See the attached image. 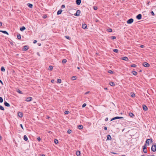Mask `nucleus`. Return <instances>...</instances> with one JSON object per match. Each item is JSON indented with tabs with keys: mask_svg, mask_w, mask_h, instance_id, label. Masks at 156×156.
I'll return each instance as SVG.
<instances>
[{
	"mask_svg": "<svg viewBox=\"0 0 156 156\" xmlns=\"http://www.w3.org/2000/svg\"><path fill=\"white\" fill-rule=\"evenodd\" d=\"M67 62V60L66 59H64L62 61V63L63 64L66 63Z\"/></svg>",
	"mask_w": 156,
	"mask_h": 156,
	"instance_id": "27",
	"label": "nucleus"
},
{
	"mask_svg": "<svg viewBox=\"0 0 156 156\" xmlns=\"http://www.w3.org/2000/svg\"><path fill=\"white\" fill-rule=\"evenodd\" d=\"M89 91H87V92H86L85 93V94H89Z\"/></svg>",
	"mask_w": 156,
	"mask_h": 156,
	"instance_id": "55",
	"label": "nucleus"
},
{
	"mask_svg": "<svg viewBox=\"0 0 156 156\" xmlns=\"http://www.w3.org/2000/svg\"><path fill=\"white\" fill-rule=\"evenodd\" d=\"M72 131L70 129H68L67 131V133L69 134H70L71 133Z\"/></svg>",
	"mask_w": 156,
	"mask_h": 156,
	"instance_id": "36",
	"label": "nucleus"
},
{
	"mask_svg": "<svg viewBox=\"0 0 156 156\" xmlns=\"http://www.w3.org/2000/svg\"><path fill=\"white\" fill-rule=\"evenodd\" d=\"M144 45H141L140 46V47H141V48H144Z\"/></svg>",
	"mask_w": 156,
	"mask_h": 156,
	"instance_id": "57",
	"label": "nucleus"
},
{
	"mask_svg": "<svg viewBox=\"0 0 156 156\" xmlns=\"http://www.w3.org/2000/svg\"><path fill=\"white\" fill-rule=\"evenodd\" d=\"M2 23L0 22V27L1 26H2Z\"/></svg>",
	"mask_w": 156,
	"mask_h": 156,
	"instance_id": "60",
	"label": "nucleus"
},
{
	"mask_svg": "<svg viewBox=\"0 0 156 156\" xmlns=\"http://www.w3.org/2000/svg\"><path fill=\"white\" fill-rule=\"evenodd\" d=\"M152 139H147L146 141V144H147L148 145H149L150 143H152Z\"/></svg>",
	"mask_w": 156,
	"mask_h": 156,
	"instance_id": "1",
	"label": "nucleus"
},
{
	"mask_svg": "<svg viewBox=\"0 0 156 156\" xmlns=\"http://www.w3.org/2000/svg\"><path fill=\"white\" fill-rule=\"evenodd\" d=\"M20 126L23 129V126L21 124H20Z\"/></svg>",
	"mask_w": 156,
	"mask_h": 156,
	"instance_id": "54",
	"label": "nucleus"
},
{
	"mask_svg": "<svg viewBox=\"0 0 156 156\" xmlns=\"http://www.w3.org/2000/svg\"><path fill=\"white\" fill-rule=\"evenodd\" d=\"M143 66L145 67H149L150 65L147 62H145L143 64Z\"/></svg>",
	"mask_w": 156,
	"mask_h": 156,
	"instance_id": "7",
	"label": "nucleus"
},
{
	"mask_svg": "<svg viewBox=\"0 0 156 156\" xmlns=\"http://www.w3.org/2000/svg\"><path fill=\"white\" fill-rule=\"evenodd\" d=\"M29 49V47L27 45H25L24 46L22 49L23 51H27Z\"/></svg>",
	"mask_w": 156,
	"mask_h": 156,
	"instance_id": "3",
	"label": "nucleus"
},
{
	"mask_svg": "<svg viewBox=\"0 0 156 156\" xmlns=\"http://www.w3.org/2000/svg\"><path fill=\"white\" fill-rule=\"evenodd\" d=\"M119 117H118V116H116V117H114L113 118H112L111 121H112V120H115V119H119Z\"/></svg>",
	"mask_w": 156,
	"mask_h": 156,
	"instance_id": "16",
	"label": "nucleus"
},
{
	"mask_svg": "<svg viewBox=\"0 0 156 156\" xmlns=\"http://www.w3.org/2000/svg\"><path fill=\"white\" fill-rule=\"evenodd\" d=\"M87 25L85 24H82V27L83 29H85L87 27Z\"/></svg>",
	"mask_w": 156,
	"mask_h": 156,
	"instance_id": "22",
	"label": "nucleus"
},
{
	"mask_svg": "<svg viewBox=\"0 0 156 156\" xmlns=\"http://www.w3.org/2000/svg\"><path fill=\"white\" fill-rule=\"evenodd\" d=\"M131 96L133 97H135V94L134 93H131Z\"/></svg>",
	"mask_w": 156,
	"mask_h": 156,
	"instance_id": "31",
	"label": "nucleus"
},
{
	"mask_svg": "<svg viewBox=\"0 0 156 156\" xmlns=\"http://www.w3.org/2000/svg\"><path fill=\"white\" fill-rule=\"evenodd\" d=\"M3 102V99L1 97H0V103H2Z\"/></svg>",
	"mask_w": 156,
	"mask_h": 156,
	"instance_id": "32",
	"label": "nucleus"
},
{
	"mask_svg": "<svg viewBox=\"0 0 156 156\" xmlns=\"http://www.w3.org/2000/svg\"><path fill=\"white\" fill-rule=\"evenodd\" d=\"M26 28L24 26H23L22 27L20 28V30L21 31H23L25 30Z\"/></svg>",
	"mask_w": 156,
	"mask_h": 156,
	"instance_id": "20",
	"label": "nucleus"
},
{
	"mask_svg": "<svg viewBox=\"0 0 156 156\" xmlns=\"http://www.w3.org/2000/svg\"><path fill=\"white\" fill-rule=\"evenodd\" d=\"M143 151L144 153H147V149H143Z\"/></svg>",
	"mask_w": 156,
	"mask_h": 156,
	"instance_id": "37",
	"label": "nucleus"
},
{
	"mask_svg": "<svg viewBox=\"0 0 156 156\" xmlns=\"http://www.w3.org/2000/svg\"><path fill=\"white\" fill-rule=\"evenodd\" d=\"M132 73H133V74L134 75H136L137 74V73L136 72V71H133L132 72Z\"/></svg>",
	"mask_w": 156,
	"mask_h": 156,
	"instance_id": "33",
	"label": "nucleus"
},
{
	"mask_svg": "<svg viewBox=\"0 0 156 156\" xmlns=\"http://www.w3.org/2000/svg\"><path fill=\"white\" fill-rule=\"evenodd\" d=\"M151 150L153 152L156 151V144L152 146Z\"/></svg>",
	"mask_w": 156,
	"mask_h": 156,
	"instance_id": "2",
	"label": "nucleus"
},
{
	"mask_svg": "<svg viewBox=\"0 0 156 156\" xmlns=\"http://www.w3.org/2000/svg\"><path fill=\"white\" fill-rule=\"evenodd\" d=\"M108 73H109L112 74L113 73V72L112 70H110L108 71Z\"/></svg>",
	"mask_w": 156,
	"mask_h": 156,
	"instance_id": "39",
	"label": "nucleus"
},
{
	"mask_svg": "<svg viewBox=\"0 0 156 156\" xmlns=\"http://www.w3.org/2000/svg\"><path fill=\"white\" fill-rule=\"evenodd\" d=\"M54 142L55 144L58 143V140L57 139H55L54 140Z\"/></svg>",
	"mask_w": 156,
	"mask_h": 156,
	"instance_id": "34",
	"label": "nucleus"
},
{
	"mask_svg": "<svg viewBox=\"0 0 156 156\" xmlns=\"http://www.w3.org/2000/svg\"><path fill=\"white\" fill-rule=\"evenodd\" d=\"M80 12L79 10H77L76 13L74 14V15L76 16H78L80 15Z\"/></svg>",
	"mask_w": 156,
	"mask_h": 156,
	"instance_id": "6",
	"label": "nucleus"
},
{
	"mask_svg": "<svg viewBox=\"0 0 156 156\" xmlns=\"http://www.w3.org/2000/svg\"><path fill=\"white\" fill-rule=\"evenodd\" d=\"M151 14L152 15V16H154V12L153 11H151Z\"/></svg>",
	"mask_w": 156,
	"mask_h": 156,
	"instance_id": "45",
	"label": "nucleus"
},
{
	"mask_svg": "<svg viewBox=\"0 0 156 156\" xmlns=\"http://www.w3.org/2000/svg\"><path fill=\"white\" fill-rule=\"evenodd\" d=\"M95 21H96V22H99V20H96Z\"/></svg>",
	"mask_w": 156,
	"mask_h": 156,
	"instance_id": "62",
	"label": "nucleus"
},
{
	"mask_svg": "<svg viewBox=\"0 0 156 156\" xmlns=\"http://www.w3.org/2000/svg\"><path fill=\"white\" fill-rule=\"evenodd\" d=\"M123 118L122 117H119V119H122Z\"/></svg>",
	"mask_w": 156,
	"mask_h": 156,
	"instance_id": "58",
	"label": "nucleus"
},
{
	"mask_svg": "<svg viewBox=\"0 0 156 156\" xmlns=\"http://www.w3.org/2000/svg\"><path fill=\"white\" fill-rule=\"evenodd\" d=\"M78 128L80 129H82L83 128V126L82 125H80L78 126Z\"/></svg>",
	"mask_w": 156,
	"mask_h": 156,
	"instance_id": "19",
	"label": "nucleus"
},
{
	"mask_svg": "<svg viewBox=\"0 0 156 156\" xmlns=\"http://www.w3.org/2000/svg\"><path fill=\"white\" fill-rule=\"evenodd\" d=\"M109 84L110 85L112 86H115V83L112 82H111L109 83Z\"/></svg>",
	"mask_w": 156,
	"mask_h": 156,
	"instance_id": "13",
	"label": "nucleus"
},
{
	"mask_svg": "<svg viewBox=\"0 0 156 156\" xmlns=\"http://www.w3.org/2000/svg\"><path fill=\"white\" fill-rule=\"evenodd\" d=\"M17 37L19 39H20V34H18L17 35Z\"/></svg>",
	"mask_w": 156,
	"mask_h": 156,
	"instance_id": "51",
	"label": "nucleus"
},
{
	"mask_svg": "<svg viewBox=\"0 0 156 156\" xmlns=\"http://www.w3.org/2000/svg\"><path fill=\"white\" fill-rule=\"evenodd\" d=\"M23 139L24 140H25L26 141H27L28 140V138H27V136L26 135H25L24 136Z\"/></svg>",
	"mask_w": 156,
	"mask_h": 156,
	"instance_id": "15",
	"label": "nucleus"
},
{
	"mask_svg": "<svg viewBox=\"0 0 156 156\" xmlns=\"http://www.w3.org/2000/svg\"><path fill=\"white\" fill-rule=\"evenodd\" d=\"M37 41L36 40H34L33 42L34 44H35L37 42Z\"/></svg>",
	"mask_w": 156,
	"mask_h": 156,
	"instance_id": "52",
	"label": "nucleus"
},
{
	"mask_svg": "<svg viewBox=\"0 0 156 156\" xmlns=\"http://www.w3.org/2000/svg\"><path fill=\"white\" fill-rule=\"evenodd\" d=\"M129 115L130 117H133V116H134L133 114L132 113H129Z\"/></svg>",
	"mask_w": 156,
	"mask_h": 156,
	"instance_id": "29",
	"label": "nucleus"
},
{
	"mask_svg": "<svg viewBox=\"0 0 156 156\" xmlns=\"http://www.w3.org/2000/svg\"><path fill=\"white\" fill-rule=\"evenodd\" d=\"M53 69V67L52 66H49L48 68V70H51Z\"/></svg>",
	"mask_w": 156,
	"mask_h": 156,
	"instance_id": "28",
	"label": "nucleus"
},
{
	"mask_svg": "<svg viewBox=\"0 0 156 156\" xmlns=\"http://www.w3.org/2000/svg\"><path fill=\"white\" fill-rule=\"evenodd\" d=\"M1 70V71L2 72H4L5 70L4 67L3 66L2 67Z\"/></svg>",
	"mask_w": 156,
	"mask_h": 156,
	"instance_id": "23",
	"label": "nucleus"
},
{
	"mask_svg": "<svg viewBox=\"0 0 156 156\" xmlns=\"http://www.w3.org/2000/svg\"><path fill=\"white\" fill-rule=\"evenodd\" d=\"M142 17V15L141 14H139L136 17L137 19L138 20H140L141 19Z\"/></svg>",
	"mask_w": 156,
	"mask_h": 156,
	"instance_id": "9",
	"label": "nucleus"
},
{
	"mask_svg": "<svg viewBox=\"0 0 156 156\" xmlns=\"http://www.w3.org/2000/svg\"><path fill=\"white\" fill-rule=\"evenodd\" d=\"M0 32H2L4 34H7V35H8L9 34L6 31H3V30H0Z\"/></svg>",
	"mask_w": 156,
	"mask_h": 156,
	"instance_id": "21",
	"label": "nucleus"
},
{
	"mask_svg": "<svg viewBox=\"0 0 156 156\" xmlns=\"http://www.w3.org/2000/svg\"><path fill=\"white\" fill-rule=\"evenodd\" d=\"M23 116V113L20 112V118H21Z\"/></svg>",
	"mask_w": 156,
	"mask_h": 156,
	"instance_id": "44",
	"label": "nucleus"
},
{
	"mask_svg": "<svg viewBox=\"0 0 156 156\" xmlns=\"http://www.w3.org/2000/svg\"><path fill=\"white\" fill-rule=\"evenodd\" d=\"M61 79H58L57 83H61Z\"/></svg>",
	"mask_w": 156,
	"mask_h": 156,
	"instance_id": "24",
	"label": "nucleus"
},
{
	"mask_svg": "<svg viewBox=\"0 0 156 156\" xmlns=\"http://www.w3.org/2000/svg\"><path fill=\"white\" fill-rule=\"evenodd\" d=\"M113 51L116 53H118V50L117 49H114L113 50Z\"/></svg>",
	"mask_w": 156,
	"mask_h": 156,
	"instance_id": "35",
	"label": "nucleus"
},
{
	"mask_svg": "<svg viewBox=\"0 0 156 156\" xmlns=\"http://www.w3.org/2000/svg\"><path fill=\"white\" fill-rule=\"evenodd\" d=\"M32 98L31 97H28L26 98V100L25 101L27 102H29L31 101Z\"/></svg>",
	"mask_w": 156,
	"mask_h": 156,
	"instance_id": "5",
	"label": "nucleus"
},
{
	"mask_svg": "<svg viewBox=\"0 0 156 156\" xmlns=\"http://www.w3.org/2000/svg\"><path fill=\"white\" fill-rule=\"evenodd\" d=\"M133 21V19L131 18L129 19L127 21V23L128 24H131L132 23Z\"/></svg>",
	"mask_w": 156,
	"mask_h": 156,
	"instance_id": "4",
	"label": "nucleus"
},
{
	"mask_svg": "<svg viewBox=\"0 0 156 156\" xmlns=\"http://www.w3.org/2000/svg\"><path fill=\"white\" fill-rule=\"evenodd\" d=\"M136 65L135 64H132L131 65V66L133 67H136Z\"/></svg>",
	"mask_w": 156,
	"mask_h": 156,
	"instance_id": "38",
	"label": "nucleus"
},
{
	"mask_svg": "<svg viewBox=\"0 0 156 156\" xmlns=\"http://www.w3.org/2000/svg\"><path fill=\"white\" fill-rule=\"evenodd\" d=\"M62 12V9H60L57 12V15H59L61 14Z\"/></svg>",
	"mask_w": 156,
	"mask_h": 156,
	"instance_id": "17",
	"label": "nucleus"
},
{
	"mask_svg": "<svg viewBox=\"0 0 156 156\" xmlns=\"http://www.w3.org/2000/svg\"><path fill=\"white\" fill-rule=\"evenodd\" d=\"M86 106V103H84L83 105L82 106V107L83 108H84V107H85Z\"/></svg>",
	"mask_w": 156,
	"mask_h": 156,
	"instance_id": "41",
	"label": "nucleus"
},
{
	"mask_svg": "<svg viewBox=\"0 0 156 156\" xmlns=\"http://www.w3.org/2000/svg\"><path fill=\"white\" fill-rule=\"evenodd\" d=\"M143 110L144 111H146L147 110V108L145 105H143Z\"/></svg>",
	"mask_w": 156,
	"mask_h": 156,
	"instance_id": "11",
	"label": "nucleus"
},
{
	"mask_svg": "<svg viewBox=\"0 0 156 156\" xmlns=\"http://www.w3.org/2000/svg\"><path fill=\"white\" fill-rule=\"evenodd\" d=\"M16 91L18 93L20 94V89H16Z\"/></svg>",
	"mask_w": 156,
	"mask_h": 156,
	"instance_id": "49",
	"label": "nucleus"
},
{
	"mask_svg": "<svg viewBox=\"0 0 156 156\" xmlns=\"http://www.w3.org/2000/svg\"><path fill=\"white\" fill-rule=\"evenodd\" d=\"M147 146L146 144H145L143 147V149H147Z\"/></svg>",
	"mask_w": 156,
	"mask_h": 156,
	"instance_id": "25",
	"label": "nucleus"
},
{
	"mask_svg": "<svg viewBox=\"0 0 156 156\" xmlns=\"http://www.w3.org/2000/svg\"><path fill=\"white\" fill-rule=\"evenodd\" d=\"M41 156H45V155L44 154H42Z\"/></svg>",
	"mask_w": 156,
	"mask_h": 156,
	"instance_id": "64",
	"label": "nucleus"
},
{
	"mask_svg": "<svg viewBox=\"0 0 156 156\" xmlns=\"http://www.w3.org/2000/svg\"><path fill=\"white\" fill-rule=\"evenodd\" d=\"M80 154V151H76V154L77 156H79Z\"/></svg>",
	"mask_w": 156,
	"mask_h": 156,
	"instance_id": "18",
	"label": "nucleus"
},
{
	"mask_svg": "<svg viewBox=\"0 0 156 156\" xmlns=\"http://www.w3.org/2000/svg\"><path fill=\"white\" fill-rule=\"evenodd\" d=\"M111 38L112 39L114 40L115 39L116 37L115 36H112L111 37Z\"/></svg>",
	"mask_w": 156,
	"mask_h": 156,
	"instance_id": "40",
	"label": "nucleus"
},
{
	"mask_svg": "<svg viewBox=\"0 0 156 156\" xmlns=\"http://www.w3.org/2000/svg\"><path fill=\"white\" fill-rule=\"evenodd\" d=\"M147 156H155L154 155H148Z\"/></svg>",
	"mask_w": 156,
	"mask_h": 156,
	"instance_id": "63",
	"label": "nucleus"
},
{
	"mask_svg": "<svg viewBox=\"0 0 156 156\" xmlns=\"http://www.w3.org/2000/svg\"><path fill=\"white\" fill-rule=\"evenodd\" d=\"M108 120V118L107 117L105 118V121H107Z\"/></svg>",
	"mask_w": 156,
	"mask_h": 156,
	"instance_id": "53",
	"label": "nucleus"
},
{
	"mask_svg": "<svg viewBox=\"0 0 156 156\" xmlns=\"http://www.w3.org/2000/svg\"><path fill=\"white\" fill-rule=\"evenodd\" d=\"M81 2V0H76V4L78 5H79L80 4Z\"/></svg>",
	"mask_w": 156,
	"mask_h": 156,
	"instance_id": "14",
	"label": "nucleus"
},
{
	"mask_svg": "<svg viewBox=\"0 0 156 156\" xmlns=\"http://www.w3.org/2000/svg\"><path fill=\"white\" fill-rule=\"evenodd\" d=\"M93 8H94V9L95 10H96L97 9H98V8L97 7H96V6H94L93 7Z\"/></svg>",
	"mask_w": 156,
	"mask_h": 156,
	"instance_id": "46",
	"label": "nucleus"
},
{
	"mask_svg": "<svg viewBox=\"0 0 156 156\" xmlns=\"http://www.w3.org/2000/svg\"><path fill=\"white\" fill-rule=\"evenodd\" d=\"M65 7V5H62L61 6V8H64Z\"/></svg>",
	"mask_w": 156,
	"mask_h": 156,
	"instance_id": "50",
	"label": "nucleus"
},
{
	"mask_svg": "<svg viewBox=\"0 0 156 156\" xmlns=\"http://www.w3.org/2000/svg\"><path fill=\"white\" fill-rule=\"evenodd\" d=\"M122 59L123 60H124L126 61H127L128 60V58L127 57H124L122 58Z\"/></svg>",
	"mask_w": 156,
	"mask_h": 156,
	"instance_id": "12",
	"label": "nucleus"
},
{
	"mask_svg": "<svg viewBox=\"0 0 156 156\" xmlns=\"http://www.w3.org/2000/svg\"><path fill=\"white\" fill-rule=\"evenodd\" d=\"M112 139L111 136L110 135H108L107 136L106 140H111Z\"/></svg>",
	"mask_w": 156,
	"mask_h": 156,
	"instance_id": "8",
	"label": "nucleus"
},
{
	"mask_svg": "<svg viewBox=\"0 0 156 156\" xmlns=\"http://www.w3.org/2000/svg\"><path fill=\"white\" fill-rule=\"evenodd\" d=\"M28 6L29 7L31 8L33 7V5L31 4H28Z\"/></svg>",
	"mask_w": 156,
	"mask_h": 156,
	"instance_id": "30",
	"label": "nucleus"
},
{
	"mask_svg": "<svg viewBox=\"0 0 156 156\" xmlns=\"http://www.w3.org/2000/svg\"><path fill=\"white\" fill-rule=\"evenodd\" d=\"M4 105L5 106L7 107H9L10 106L9 104L6 101L4 102Z\"/></svg>",
	"mask_w": 156,
	"mask_h": 156,
	"instance_id": "10",
	"label": "nucleus"
},
{
	"mask_svg": "<svg viewBox=\"0 0 156 156\" xmlns=\"http://www.w3.org/2000/svg\"><path fill=\"white\" fill-rule=\"evenodd\" d=\"M69 113V112L68 111H66L65 112V114H68Z\"/></svg>",
	"mask_w": 156,
	"mask_h": 156,
	"instance_id": "42",
	"label": "nucleus"
},
{
	"mask_svg": "<svg viewBox=\"0 0 156 156\" xmlns=\"http://www.w3.org/2000/svg\"><path fill=\"white\" fill-rule=\"evenodd\" d=\"M108 30L109 32H111L112 31V30L111 29H109Z\"/></svg>",
	"mask_w": 156,
	"mask_h": 156,
	"instance_id": "47",
	"label": "nucleus"
},
{
	"mask_svg": "<svg viewBox=\"0 0 156 156\" xmlns=\"http://www.w3.org/2000/svg\"><path fill=\"white\" fill-rule=\"evenodd\" d=\"M37 140L38 141H40L41 140V138L40 137H38L37 138Z\"/></svg>",
	"mask_w": 156,
	"mask_h": 156,
	"instance_id": "48",
	"label": "nucleus"
},
{
	"mask_svg": "<svg viewBox=\"0 0 156 156\" xmlns=\"http://www.w3.org/2000/svg\"><path fill=\"white\" fill-rule=\"evenodd\" d=\"M104 129L105 130H106L107 129V127L106 126H105L104 127Z\"/></svg>",
	"mask_w": 156,
	"mask_h": 156,
	"instance_id": "56",
	"label": "nucleus"
},
{
	"mask_svg": "<svg viewBox=\"0 0 156 156\" xmlns=\"http://www.w3.org/2000/svg\"><path fill=\"white\" fill-rule=\"evenodd\" d=\"M54 80L53 79L51 80V82L52 83H53L54 82Z\"/></svg>",
	"mask_w": 156,
	"mask_h": 156,
	"instance_id": "59",
	"label": "nucleus"
},
{
	"mask_svg": "<svg viewBox=\"0 0 156 156\" xmlns=\"http://www.w3.org/2000/svg\"><path fill=\"white\" fill-rule=\"evenodd\" d=\"M17 114H18V116H20V115H19V114H20V112H18L17 113Z\"/></svg>",
	"mask_w": 156,
	"mask_h": 156,
	"instance_id": "61",
	"label": "nucleus"
},
{
	"mask_svg": "<svg viewBox=\"0 0 156 156\" xmlns=\"http://www.w3.org/2000/svg\"><path fill=\"white\" fill-rule=\"evenodd\" d=\"M65 37L66 38V39H68L70 40V38L69 36H65Z\"/></svg>",
	"mask_w": 156,
	"mask_h": 156,
	"instance_id": "43",
	"label": "nucleus"
},
{
	"mask_svg": "<svg viewBox=\"0 0 156 156\" xmlns=\"http://www.w3.org/2000/svg\"><path fill=\"white\" fill-rule=\"evenodd\" d=\"M0 110H1L2 111H4L5 110V109L2 106L0 105Z\"/></svg>",
	"mask_w": 156,
	"mask_h": 156,
	"instance_id": "26",
	"label": "nucleus"
}]
</instances>
